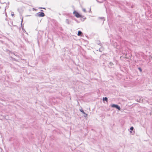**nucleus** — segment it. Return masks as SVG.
I'll return each instance as SVG.
<instances>
[{"mask_svg":"<svg viewBox=\"0 0 152 152\" xmlns=\"http://www.w3.org/2000/svg\"><path fill=\"white\" fill-rule=\"evenodd\" d=\"M73 13L75 15V17L77 18L82 17V16L81 15H80V14H79V13L76 12V11H74L73 12Z\"/></svg>","mask_w":152,"mask_h":152,"instance_id":"nucleus-1","label":"nucleus"},{"mask_svg":"<svg viewBox=\"0 0 152 152\" xmlns=\"http://www.w3.org/2000/svg\"><path fill=\"white\" fill-rule=\"evenodd\" d=\"M36 16L39 17H43L45 16V14L43 12H40L36 14Z\"/></svg>","mask_w":152,"mask_h":152,"instance_id":"nucleus-2","label":"nucleus"},{"mask_svg":"<svg viewBox=\"0 0 152 152\" xmlns=\"http://www.w3.org/2000/svg\"><path fill=\"white\" fill-rule=\"evenodd\" d=\"M111 107H115L117 109H118L119 110H121V108L120 107L117 105L113 104L111 105Z\"/></svg>","mask_w":152,"mask_h":152,"instance_id":"nucleus-3","label":"nucleus"},{"mask_svg":"<svg viewBox=\"0 0 152 152\" xmlns=\"http://www.w3.org/2000/svg\"><path fill=\"white\" fill-rule=\"evenodd\" d=\"M82 34V32L80 31H79L78 32L77 35L78 36L82 37L81 35Z\"/></svg>","mask_w":152,"mask_h":152,"instance_id":"nucleus-4","label":"nucleus"},{"mask_svg":"<svg viewBox=\"0 0 152 152\" xmlns=\"http://www.w3.org/2000/svg\"><path fill=\"white\" fill-rule=\"evenodd\" d=\"M103 101H104V100H105L107 102V97L103 98Z\"/></svg>","mask_w":152,"mask_h":152,"instance_id":"nucleus-5","label":"nucleus"},{"mask_svg":"<svg viewBox=\"0 0 152 152\" xmlns=\"http://www.w3.org/2000/svg\"><path fill=\"white\" fill-rule=\"evenodd\" d=\"M80 111L83 113L85 114V113L84 112V111L83 110H80Z\"/></svg>","mask_w":152,"mask_h":152,"instance_id":"nucleus-6","label":"nucleus"},{"mask_svg":"<svg viewBox=\"0 0 152 152\" xmlns=\"http://www.w3.org/2000/svg\"><path fill=\"white\" fill-rule=\"evenodd\" d=\"M138 69L141 72L142 71V69L140 67H139L138 68Z\"/></svg>","mask_w":152,"mask_h":152,"instance_id":"nucleus-7","label":"nucleus"},{"mask_svg":"<svg viewBox=\"0 0 152 152\" xmlns=\"http://www.w3.org/2000/svg\"><path fill=\"white\" fill-rule=\"evenodd\" d=\"M130 130L132 131L133 130V129H134V128L133 127H132L130 128Z\"/></svg>","mask_w":152,"mask_h":152,"instance_id":"nucleus-8","label":"nucleus"},{"mask_svg":"<svg viewBox=\"0 0 152 152\" xmlns=\"http://www.w3.org/2000/svg\"><path fill=\"white\" fill-rule=\"evenodd\" d=\"M7 52H8V53H9V52L10 53V50H8L7 49Z\"/></svg>","mask_w":152,"mask_h":152,"instance_id":"nucleus-9","label":"nucleus"},{"mask_svg":"<svg viewBox=\"0 0 152 152\" xmlns=\"http://www.w3.org/2000/svg\"><path fill=\"white\" fill-rule=\"evenodd\" d=\"M83 11L84 12H86V10L85 9H83Z\"/></svg>","mask_w":152,"mask_h":152,"instance_id":"nucleus-10","label":"nucleus"},{"mask_svg":"<svg viewBox=\"0 0 152 152\" xmlns=\"http://www.w3.org/2000/svg\"><path fill=\"white\" fill-rule=\"evenodd\" d=\"M11 15H12V16H14V14H11Z\"/></svg>","mask_w":152,"mask_h":152,"instance_id":"nucleus-11","label":"nucleus"},{"mask_svg":"<svg viewBox=\"0 0 152 152\" xmlns=\"http://www.w3.org/2000/svg\"><path fill=\"white\" fill-rule=\"evenodd\" d=\"M22 21H23V19L22 20Z\"/></svg>","mask_w":152,"mask_h":152,"instance_id":"nucleus-12","label":"nucleus"}]
</instances>
